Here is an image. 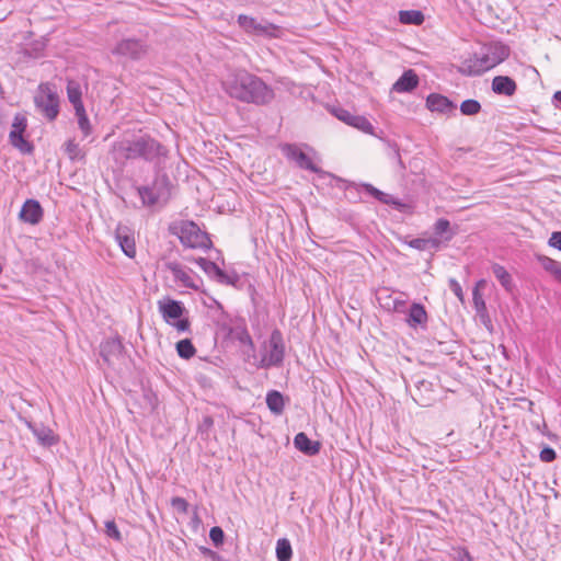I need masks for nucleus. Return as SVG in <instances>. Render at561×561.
<instances>
[{
  "label": "nucleus",
  "mask_w": 561,
  "mask_h": 561,
  "mask_svg": "<svg viewBox=\"0 0 561 561\" xmlns=\"http://www.w3.org/2000/svg\"><path fill=\"white\" fill-rule=\"evenodd\" d=\"M222 88L230 98L255 105H266L275 96L274 90L268 84L247 70L230 73L222 81Z\"/></svg>",
  "instance_id": "f257e3e1"
},
{
  "label": "nucleus",
  "mask_w": 561,
  "mask_h": 561,
  "mask_svg": "<svg viewBox=\"0 0 561 561\" xmlns=\"http://www.w3.org/2000/svg\"><path fill=\"white\" fill-rule=\"evenodd\" d=\"M510 56L508 46L502 43L484 45L479 51L468 55L457 66V71L467 77L481 76L503 62Z\"/></svg>",
  "instance_id": "f03ea898"
},
{
  "label": "nucleus",
  "mask_w": 561,
  "mask_h": 561,
  "mask_svg": "<svg viewBox=\"0 0 561 561\" xmlns=\"http://www.w3.org/2000/svg\"><path fill=\"white\" fill-rule=\"evenodd\" d=\"M169 232L176 236L186 248L208 250L213 245L208 233L202 231L192 220H179L170 224Z\"/></svg>",
  "instance_id": "7ed1b4c3"
},
{
  "label": "nucleus",
  "mask_w": 561,
  "mask_h": 561,
  "mask_svg": "<svg viewBox=\"0 0 561 561\" xmlns=\"http://www.w3.org/2000/svg\"><path fill=\"white\" fill-rule=\"evenodd\" d=\"M286 346L283 333L274 329L266 342L262 345L261 358L255 363L257 369H268L283 366Z\"/></svg>",
  "instance_id": "20e7f679"
},
{
  "label": "nucleus",
  "mask_w": 561,
  "mask_h": 561,
  "mask_svg": "<svg viewBox=\"0 0 561 561\" xmlns=\"http://www.w3.org/2000/svg\"><path fill=\"white\" fill-rule=\"evenodd\" d=\"M158 309L163 320L179 332L190 331L191 322L188 318L184 317L187 310L182 301L164 298L158 301Z\"/></svg>",
  "instance_id": "39448f33"
},
{
  "label": "nucleus",
  "mask_w": 561,
  "mask_h": 561,
  "mask_svg": "<svg viewBox=\"0 0 561 561\" xmlns=\"http://www.w3.org/2000/svg\"><path fill=\"white\" fill-rule=\"evenodd\" d=\"M239 27L248 35L276 38L280 34V27L267 20H257L247 14H239L237 18Z\"/></svg>",
  "instance_id": "423d86ee"
},
{
  "label": "nucleus",
  "mask_w": 561,
  "mask_h": 561,
  "mask_svg": "<svg viewBox=\"0 0 561 561\" xmlns=\"http://www.w3.org/2000/svg\"><path fill=\"white\" fill-rule=\"evenodd\" d=\"M138 159L146 162L160 164L168 157L169 150L157 139L149 135L136 137Z\"/></svg>",
  "instance_id": "0eeeda50"
},
{
  "label": "nucleus",
  "mask_w": 561,
  "mask_h": 561,
  "mask_svg": "<svg viewBox=\"0 0 561 561\" xmlns=\"http://www.w3.org/2000/svg\"><path fill=\"white\" fill-rule=\"evenodd\" d=\"M164 267L172 274L173 282L181 287L198 291L203 286L201 276L178 261H168Z\"/></svg>",
  "instance_id": "6e6552de"
},
{
  "label": "nucleus",
  "mask_w": 561,
  "mask_h": 561,
  "mask_svg": "<svg viewBox=\"0 0 561 561\" xmlns=\"http://www.w3.org/2000/svg\"><path fill=\"white\" fill-rule=\"evenodd\" d=\"M169 179L167 175L157 176L150 184L136 186L144 207H153L168 194Z\"/></svg>",
  "instance_id": "1a4fd4ad"
},
{
  "label": "nucleus",
  "mask_w": 561,
  "mask_h": 561,
  "mask_svg": "<svg viewBox=\"0 0 561 561\" xmlns=\"http://www.w3.org/2000/svg\"><path fill=\"white\" fill-rule=\"evenodd\" d=\"M149 46L139 38H123L114 46L112 54L118 58L138 61L148 54Z\"/></svg>",
  "instance_id": "9d476101"
},
{
  "label": "nucleus",
  "mask_w": 561,
  "mask_h": 561,
  "mask_svg": "<svg viewBox=\"0 0 561 561\" xmlns=\"http://www.w3.org/2000/svg\"><path fill=\"white\" fill-rule=\"evenodd\" d=\"M220 331L225 334V339L236 341L240 346L248 347L247 353H254L255 345L243 318L236 319L231 324H221Z\"/></svg>",
  "instance_id": "9b49d317"
},
{
  "label": "nucleus",
  "mask_w": 561,
  "mask_h": 561,
  "mask_svg": "<svg viewBox=\"0 0 561 561\" xmlns=\"http://www.w3.org/2000/svg\"><path fill=\"white\" fill-rule=\"evenodd\" d=\"M358 191H364L378 202L392 207L393 209L402 213V214H412L413 206L409 203H404L403 201L392 196L391 194L385 193L379 188L375 187L370 183H362L358 185Z\"/></svg>",
  "instance_id": "f8f14e48"
},
{
  "label": "nucleus",
  "mask_w": 561,
  "mask_h": 561,
  "mask_svg": "<svg viewBox=\"0 0 561 561\" xmlns=\"http://www.w3.org/2000/svg\"><path fill=\"white\" fill-rule=\"evenodd\" d=\"M283 154L293 161L299 169L313 173H321L322 170L313 162L312 158L302 150L299 145L284 144L280 146Z\"/></svg>",
  "instance_id": "ddd939ff"
},
{
  "label": "nucleus",
  "mask_w": 561,
  "mask_h": 561,
  "mask_svg": "<svg viewBox=\"0 0 561 561\" xmlns=\"http://www.w3.org/2000/svg\"><path fill=\"white\" fill-rule=\"evenodd\" d=\"M27 128V119L24 115L18 113L12 123V129L9 134L10 144L19 149L22 153H32L34 146L32 142L24 138V133Z\"/></svg>",
  "instance_id": "4468645a"
},
{
  "label": "nucleus",
  "mask_w": 561,
  "mask_h": 561,
  "mask_svg": "<svg viewBox=\"0 0 561 561\" xmlns=\"http://www.w3.org/2000/svg\"><path fill=\"white\" fill-rule=\"evenodd\" d=\"M43 87L39 85L42 93L34 98V103L48 121H54L59 114V98L48 87L45 90Z\"/></svg>",
  "instance_id": "2eb2a0df"
},
{
  "label": "nucleus",
  "mask_w": 561,
  "mask_h": 561,
  "mask_svg": "<svg viewBox=\"0 0 561 561\" xmlns=\"http://www.w3.org/2000/svg\"><path fill=\"white\" fill-rule=\"evenodd\" d=\"M111 156L119 165H125L128 160L138 159L136 137L115 141L111 148Z\"/></svg>",
  "instance_id": "dca6fc26"
},
{
  "label": "nucleus",
  "mask_w": 561,
  "mask_h": 561,
  "mask_svg": "<svg viewBox=\"0 0 561 561\" xmlns=\"http://www.w3.org/2000/svg\"><path fill=\"white\" fill-rule=\"evenodd\" d=\"M114 238L122 252L127 257L134 259L136 256L135 231L133 228L118 222L114 231Z\"/></svg>",
  "instance_id": "f3484780"
},
{
  "label": "nucleus",
  "mask_w": 561,
  "mask_h": 561,
  "mask_svg": "<svg viewBox=\"0 0 561 561\" xmlns=\"http://www.w3.org/2000/svg\"><path fill=\"white\" fill-rule=\"evenodd\" d=\"M125 347L122 339L116 335L108 337L100 344V356L107 366H113L124 356Z\"/></svg>",
  "instance_id": "a211bd4d"
},
{
  "label": "nucleus",
  "mask_w": 561,
  "mask_h": 561,
  "mask_svg": "<svg viewBox=\"0 0 561 561\" xmlns=\"http://www.w3.org/2000/svg\"><path fill=\"white\" fill-rule=\"evenodd\" d=\"M332 114L341 122L347 124L348 126H352L360 131H364L366 134H373L374 126L371 123L362 115H355L351 113L348 110H345L343 107H334L332 110Z\"/></svg>",
  "instance_id": "6ab92c4d"
},
{
  "label": "nucleus",
  "mask_w": 561,
  "mask_h": 561,
  "mask_svg": "<svg viewBox=\"0 0 561 561\" xmlns=\"http://www.w3.org/2000/svg\"><path fill=\"white\" fill-rule=\"evenodd\" d=\"M25 425L36 437L37 443L44 447H51L59 442L58 435L54 431L44 425L43 423H34L25 420Z\"/></svg>",
  "instance_id": "aec40b11"
},
{
  "label": "nucleus",
  "mask_w": 561,
  "mask_h": 561,
  "mask_svg": "<svg viewBox=\"0 0 561 561\" xmlns=\"http://www.w3.org/2000/svg\"><path fill=\"white\" fill-rule=\"evenodd\" d=\"M426 107L431 112H436L445 115H455L457 110L456 103L449 98L440 93H431L426 98Z\"/></svg>",
  "instance_id": "412c9836"
},
{
  "label": "nucleus",
  "mask_w": 561,
  "mask_h": 561,
  "mask_svg": "<svg viewBox=\"0 0 561 561\" xmlns=\"http://www.w3.org/2000/svg\"><path fill=\"white\" fill-rule=\"evenodd\" d=\"M44 217V209L41 203L34 198L26 199L19 213L21 221L30 225H37Z\"/></svg>",
  "instance_id": "4be33fe9"
},
{
  "label": "nucleus",
  "mask_w": 561,
  "mask_h": 561,
  "mask_svg": "<svg viewBox=\"0 0 561 561\" xmlns=\"http://www.w3.org/2000/svg\"><path fill=\"white\" fill-rule=\"evenodd\" d=\"M434 236L439 242V250L446 247L457 234V228H453L450 221L446 218H438L433 226Z\"/></svg>",
  "instance_id": "5701e85b"
},
{
  "label": "nucleus",
  "mask_w": 561,
  "mask_h": 561,
  "mask_svg": "<svg viewBox=\"0 0 561 561\" xmlns=\"http://www.w3.org/2000/svg\"><path fill=\"white\" fill-rule=\"evenodd\" d=\"M407 318L405 322L410 328L416 329V328H424L427 323V312L425 307L420 302H412L407 308Z\"/></svg>",
  "instance_id": "b1692460"
},
{
  "label": "nucleus",
  "mask_w": 561,
  "mask_h": 561,
  "mask_svg": "<svg viewBox=\"0 0 561 561\" xmlns=\"http://www.w3.org/2000/svg\"><path fill=\"white\" fill-rule=\"evenodd\" d=\"M491 90L497 95L511 98L517 91V83L508 76H495L492 79Z\"/></svg>",
  "instance_id": "393cba45"
},
{
  "label": "nucleus",
  "mask_w": 561,
  "mask_h": 561,
  "mask_svg": "<svg viewBox=\"0 0 561 561\" xmlns=\"http://www.w3.org/2000/svg\"><path fill=\"white\" fill-rule=\"evenodd\" d=\"M420 79L413 69L405 70L393 83L392 90L398 93H410L417 88Z\"/></svg>",
  "instance_id": "a878e982"
},
{
  "label": "nucleus",
  "mask_w": 561,
  "mask_h": 561,
  "mask_svg": "<svg viewBox=\"0 0 561 561\" xmlns=\"http://www.w3.org/2000/svg\"><path fill=\"white\" fill-rule=\"evenodd\" d=\"M294 446L306 456H316L321 449V443L310 439L304 432L296 434L294 437Z\"/></svg>",
  "instance_id": "bb28decb"
},
{
  "label": "nucleus",
  "mask_w": 561,
  "mask_h": 561,
  "mask_svg": "<svg viewBox=\"0 0 561 561\" xmlns=\"http://www.w3.org/2000/svg\"><path fill=\"white\" fill-rule=\"evenodd\" d=\"M381 308L388 312H407V300L400 297H393L391 294L378 297Z\"/></svg>",
  "instance_id": "cd10ccee"
},
{
  "label": "nucleus",
  "mask_w": 561,
  "mask_h": 561,
  "mask_svg": "<svg viewBox=\"0 0 561 561\" xmlns=\"http://www.w3.org/2000/svg\"><path fill=\"white\" fill-rule=\"evenodd\" d=\"M484 285V279H480L476 283L472 289V302L477 314L482 319L486 318L489 320L486 305L480 290Z\"/></svg>",
  "instance_id": "c85d7f7f"
},
{
  "label": "nucleus",
  "mask_w": 561,
  "mask_h": 561,
  "mask_svg": "<svg viewBox=\"0 0 561 561\" xmlns=\"http://www.w3.org/2000/svg\"><path fill=\"white\" fill-rule=\"evenodd\" d=\"M265 401H266V405H267L268 410L273 414L279 415V414H282L284 412V409H285V397L278 390H270L266 393Z\"/></svg>",
  "instance_id": "c756f323"
},
{
  "label": "nucleus",
  "mask_w": 561,
  "mask_h": 561,
  "mask_svg": "<svg viewBox=\"0 0 561 561\" xmlns=\"http://www.w3.org/2000/svg\"><path fill=\"white\" fill-rule=\"evenodd\" d=\"M67 95L69 102L73 105L75 111H82V92L80 84L75 80H69L67 83Z\"/></svg>",
  "instance_id": "7c9ffc66"
},
{
  "label": "nucleus",
  "mask_w": 561,
  "mask_h": 561,
  "mask_svg": "<svg viewBox=\"0 0 561 561\" xmlns=\"http://www.w3.org/2000/svg\"><path fill=\"white\" fill-rule=\"evenodd\" d=\"M491 268H492L493 275L500 282L502 287L506 291L512 293L514 285H513L512 276L507 272V270L499 263H494Z\"/></svg>",
  "instance_id": "2f4dec72"
},
{
  "label": "nucleus",
  "mask_w": 561,
  "mask_h": 561,
  "mask_svg": "<svg viewBox=\"0 0 561 561\" xmlns=\"http://www.w3.org/2000/svg\"><path fill=\"white\" fill-rule=\"evenodd\" d=\"M425 18L421 10H400L399 22L404 25L419 26L423 24Z\"/></svg>",
  "instance_id": "473e14b6"
},
{
  "label": "nucleus",
  "mask_w": 561,
  "mask_h": 561,
  "mask_svg": "<svg viewBox=\"0 0 561 561\" xmlns=\"http://www.w3.org/2000/svg\"><path fill=\"white\" fill-rule=\"evenodd\" d=\"M407 244L419 251H438L439 242L436 239L430 238H414L407 242Z\"/></svg>",
  "instance_id": "72a5a7b5"
},
{
  "label": "nucleus",
  "mask_w": 561,
  "mask_h": 561,
  "mask_svg": "<svg viewBox=\"0 0 561 561\" xmlns=\"http://www.w3.org/2000/svg\"><path fill=\"white\" fill-rule=\"evenodd\" d=\"M203 272L211 279L218 280L222 270L213 261L205 257H197L193 260Z\"/></svg>",
  "instance_id": "f704fd0d"
},
{
  "label": "nucleus",
  "mask_w": 561,
  "mask_h": 561,
  "mask_svg": "<svg viewBox=\"0 0 561 561\" xmlns=\"http://www.w3.org/2000/svg\"><path fill=\"white\" fill-rule=\"evenodd\" d=\"M46 42L44 39H36L26 44L23 47L22 53L27 58L38 59L44 56Z\"/></svg>",
  "instance_id": "c9c22d12"
},
{
  "label": "nucleus",
  "mask_w": 561,
  "mask_h": 561,
  "mask_svg": "<svg viewBox=\"0 0 561 561\" xmlns=\"http://www.w3.org/2000/svg\"><path fill=\"white\" fill-rule=\"evenodd\" d=\"M537 261L540 264V266L554 278V280L558 279V277L561 274L560 262L547 255H537Z\"/></svg>",
  "instance_id": "e433bc0d"
},
{
  "label": "nucleus",
  "mask_w": 561,
  "mask_h": 561,
  "mask_svg": "<svg viewBox=\"0 0 561 561\" xmlns=\"http://www.w3.org/2000/svg\"><path fill=\"white\" fill-rule=\"evenodd\" d=\"M383 145L386 146L387 156L393 160L401 170H405V165L402 161L401 154H400V147L399 145L389 138L382 139Z\"/></svg>",
  "instance_id": "4c0bfd02"
},
{
  "label": "nucleus",
  "mask_w": 561,
  "mask_h": 561,
  "mask_svg": "<svg viewBox=\"0 0 561 561\" xmlns=\"http://www.w3.org/2000/svg\"><path fill=\"white\" fill-rule=\"evenodd\" d=\"M293 557V548L288 539L282 538L276 542L277 561H290Z\"/></svg>",
  "instance_id": "58836bf2"
},
{
  "label": "nucleus",
  "mask_w": 561,
  "mask_h": 561,
  "mask_svg": "<svg viewBox=\"0 0 561 561\" xmlns=\"http://www.w3.org/2000/svg\"><path fill=\"white\" fill-rule=\"evenodd\" d=\"M482 110V105L478 100L467 99L459 105V111L465 116H474Z\"/></svg>",
  "instance_id": "ea45409f"
},
{
  "label": "nucleus",
  "mask_w": 561,
  "mask_h": 561,
  "mask_svg": "<svg viewBox=\"0 0 561 561\" xmlns=\"http://www.w3.org/2000/svg\"><path fill=\"white\" fill-rule=\"evenodd\" d=\"M176 352L181 358L190 359L195 355L196 348L190 339H183L176 343Z\"/></svg>",
  "instance_id": "a19ab883"
},
{
  "label": "nucleus",
  "mask_w": 561,
  "mask_h": 561,
  "mask_svg": "<svg viewBox=\"0 0 561 561\" xmlns=\"http://www.w3.org/2000/svg\"><path fill=\"white\" fill-rule=\"evenodd\" d=\"M65 152L67 153L68 158L72 161L81 160L84 158V153L79 147V144H77L73 139H69L65 144Z\"/></svg>",
  "instance_id": "79ce46f5"
},
{
  "label": "nucleus",
  "mask_w": 561,
  "mask_h": 561,
  "mask_svg": "<svg viewBox=\"0 0 561 561\" xmlns=\"http://www.w3.org/2000/svg\"><path fill=\"white\" fill-rule=\"evenodd\" d=\"M76 116L78 117V125H79V128L81 129V131L83 133V135L87 137L91 134V124H90V121H89V117L85 113V108L84 106L82 107V111H76Z\"/></svg>",
  "instance_id": "37998d69"
},
{
  "label": "nucleus",
  "mask_w": 561,
  "mask_h": 561,
  "mask_svg": "<svg viewBox=\"0 0 561 561\" xmlns=\"http://www.w3.org/2000/svg\"><path fill=\"white\" fill-rule=\"evenodd\" d=\"M240 282V275L236 271L226 272L222 270L217 283L222 285L237 286Z\"/></svg>",
  "instance_id": "c03bdc74"
},
{
  "label": "nucleus",
  "mask_w": 561,
  "mask_h": 561,
  "mask_svg": "<svg viewBox=\"0 0 561 561\" xmlns=\"http://www.w3.org/2000/svg\"><path fill=\"white\" fill-rule=\"evenodd\" d=\"M105 534L111 539L122 542L124 540L122 533L119 531L114 519L105 522Z\"/></svg>",
  "instance_id": "a18cd8bd"
},
{
  "label": "nucleus",
  "mask_w": 561,
  "mask_h": 561,
  "mask_svg": "<svg viewBox=\"0 0 561 561\" xmlns=\"http://www.w3.org/2000/svg\"><path fill=\"white\" fill-rule=\"evenodd\" d=\"M451 550L456 561H476L468 548L465 546H454L451 547Z\"/></svg>",
  "instance_id": "49530a36"
},
{
  "label": "nucleus",
  "mask_w": 561,
  "mask_h": 561,
  "mask_svg": "<svg viewBox=\"0 0 561 561\" xmlns=\"http://www.w3.org/2000/svg\"><path fill=\"white\" fill-rule=\"evenodd\" d=\"M209 538L215 547L222 546L225 541V533L222 528L219 526L211 527L209 530Z\"/></svg>",
  "instance_id": "de8ad7c7"
},
{
  "label": "nucleus",
  "mask_w": 561,
  "mask_h": 561,
  "mask_svg": "<svg viewBox=\"0 0 561 561\" xmlns=\"http://www.w3.org/2000/svg\"><path fill=\"white\" fill-rule=\"evenodd\" d=\"M556 458H557V453L552 447L546 445L540 450L539 459L542 462H552L553 460H556Z\"/></svg>",
  "instance_id": "09e8293b"
},
{
  "label": "nucleus",
  "mask_w": 561,
  "mask_h": 561,
  "mask_svg": "<svg viewBox=\"0 0 561 561\" xmlns=\"http://www.w3.org/2000/svg\"><path fill=\"white\" fill-rule=\"evenodd\" d=\"M171 505L173 508H175L178 512L186 514L188 511V503L185 499L180 496H174L171 499Z\"/></svg>",
  "instance_id": "8fccbe9b"
},
{
  "label": "nucleus",
  "mask_w": 561,
  "mask_h": 561,
  "mask_svg": "<svg viewBox=\"0 0 561 561\" xmlns=\"http://www.w3.org/2000/svg\"><path fill=\"white\" fill-rule=\"evenodd\" d=\"M448 286H449V289L454 293V295L461 301L463 302L465 301V295H463V290L461 288V285L459 284V282L455 278H450L448 280Z\"/></svg>",
  "instance_id": "3c124183"
},
{
  "label": "nucleus",
  "mask_w": 561,
  "mask_h": 561,
  "mask_svg": "<svg viewBox=\"0 0 561 561\" xmlns=\"http://www.w3.org/2000/svg\"><path fill=\"white\" fill-rule=\"evenodd\" d=\"M199 551L204 557H207V558L211 559L213 561H226L219 553H217L216 551H214L209 548L201 547Z\"/></svg>",
  "instance_id": "603ef678"
},
{
  "label": "nucleus",
  "mask_w": 561,
  "mask_h": 561,
  "mask_svg": "<svg viewBox=\"0 0 561 561\" xmlns=\"http://www.w3.org/2000/svg\"><path fill=\"white\" fill-rule=\"evenodd\" d=\"M548 244L559 251H561V231H554L551 233Z\"/></svg>",
  "instance_id": "864d4df0"
},
{
  "label": "nucleus",
  "mask_w": 561,
  "mask_h": 561,
  "mask_svg": "<svg viewBox=\"0 0 561 561\" xmlns=\"http://www.w3.org/2000/svg\"><path fill=\"white\" fill-rule=\"evenodd\" d=\"M433 387V383L431 381H427L425 379H421L416 382L417 390H421L422 388L426 391H431Z\"/></svg>",
  "instance_id": "5fc2aeb1"
},
{
  "label": "nucleus",
  "mask_w": 561,
  "mask_h": 561,
  "mask_svg": "<svg viewBox=\"0 0 561 561\" xmlns=\"http://www.w3.org/2000/svg\"><path fill=\"white\" fill-rule=\"evenodd\" d=\"M553 102H554L556 107L561 108V90L557 91L553 94Z\"/></svg>",
  "instance_id": "6e6d98bb"
},
{
  "label": "nucleus",
  "mask_w": 561,
  "mask_h": 561,
  "mask_svg": "<svg viewBox=\"0 0 561 561\" xmlns=\"http://www.w3.org/2000/svg\"><path fill=\"white\" fill-rule=\"evenodd\" d=\"M304 147H305L306 149H308L310 152H314V151H313V149H312L311 147H309V146H307V145H304Z\"/></svg>",
  "instance_id": "4d7b16f0"
},
{
  "label": "nucleus",
  "mask_w": 561,
  "mask_h": 561,
  "mask_svg": "<svg viewBox=\"0 0 561 561\" xmlns=\"http://www.w3.org/2000/svg\"><path fill=\"white\" fill-rule=\"evenodd\" d=\"M556 282H558L561 285V273H560V276L558 277V279Z\"/></svg>",
  "instance_id": "13d9d810"
},
{
  "label": "nucleus",
  "mask_w": 561,
  "mask_h": 561,
  "mask_svg": "<svg viewBox=\"0 0 561 561\" xmlns=\"http://www.w3.org/2000/svg\"><path fill=\"white\" fill-rule=\"evenodd\" d=\"M2 271H3V266H2V264L0 263V274L2 273Z\"/></svg>",
  "instance_id": "bf43d9fd"
}]
</instances>
